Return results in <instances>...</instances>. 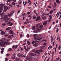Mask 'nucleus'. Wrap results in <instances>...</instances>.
Here are the masks:
<instances>
[{
	"label": "nucleus",
	"instance_id": "48",
	"mask_svg": "<svg viewBox=\"0 0 61 61\" xmlns=\"http://www.w3.org/2000/svg\"><path fill=\"white\" fill-rule=\"evenodd\" d=\"M54 4L55 6H56L57 5L56 3L55 2H54Z\"/></svg>",
	"mask_w": 61,
	"mask_h": 61
},
{
	"label": "nucleus",
	"instance_id": "4",
	"mask_svg": "<svg viewBox=\"0 0 61 61\" xmlns=\"http://www.w3.org/2000/svg\"><path fill=\"white\" fill-rule=\"evenodd\" d=\"M18 57H20L21 56L23 57L24 56V55L23 54H21L20 53H19L18 54Z\"/></svg>",
	"mask_w": 61,
	"mask_h": 61
},
{
	"label": "nucleus",
	"instance_id": "19",
	"mask_svg": "<svg viewBox=\"0 0 61 61\" xmlns=\"http://www.w3.org/2000/svg\"><path fill=\"white\" fill-rule=\"evenodd\" d=\"M10 34H14V32H13V31L11 30H10Z\"/></svg>",
	"mask_w": 61,
	"mask_h": 61
},
{
	"label": "nucleus",
	"instance_id": "50",
	"mask_svg": "<svg viewBox=\"0 0 61 61\" xmlns=\"http://www.w3.org/2000/svg\"><path fill=\"white\" fill-rule=\"evenodd\" d=\"M26 21H27V22H28V23H29V21H28V19H26Z\"/></svg>",
	"mask_w": 61,
	"mask_h": 61
},
{
	"label": "nucleus",
	"instance_id": "58",
	"mask_svg": "<svg viewBox=\"0 0 61 61\" xmlns=\"http://www.w3.org/2000/svg\"><path fill=\"white\" fill-rule=\"evenodd\" d=\"M60 59V58H59V57H58L57 59V60L58 61V60H59Z\"/></svg>",
	"mask_w": 61,
	"mask_h": 61
},
{
	"label": "nucleus",
	"instance_id": "18",
	"mask_svg": "<svg viewBox=\"0 0 61 61\" xmlns=\"http://www.w3.org/2000/svg\"><path fill=\"white\" fill-rule=\"evenodd\" d=\"M1 34H2V35H4V34H5V33L4 32L2 31L1 32Z\"/></svg>",
	"mask_w": 61,
	"mask_h": 61
},
{
	"label": "nucleus",
	"instance_id": "26",
	"mask_svg": "<svg viewBox=\"0 0 61 61\" xmlns=\"http://www.w3.org/2000/svg\"><path fill=\"white\" fill-rule=\"evenodd\" d=\"M11 0H8L7 1V3H8V2L9 3V2H11Z\"/></svg>",
	"mask_w": 61,
	"mask_h": 61
},
{
	"label": "nucleus",
	"instance_id": "16",
	"mask_svg": "<svg viewBox=\"0 0 61 61\" xmlns=\"http://www.w3.org/2000/svg\"><path fill=\"white\" fill-rule=\"evenodd\" d=\"M10 27H8L6 29V30H10Z\"/></svg>",
	"mask_w": 61,
	"mask_h": 61
},
{
	"label": "nucleus",
	"instance_id": "5",
	"mask_svg": "<svg viewBox=\"0 0 61 61\" xmlns=\"http://www.w3.org/2000/svg\"><path fill=\"white\" fill-rule=\"evenodd\" d=\"M40 16H38L36 18L35 20L36 21H39V19H40Z\"/></svg>",
	"mask_w": 61,
	"mask_h": 61
},
{
	"label": "nucleus",
	"instance_id": "33",
	"mask_svg": "<svg viewBox=\"0 0 61 61\" xmlns=\"http://www.w3.org/2000/svg\"><path fill=\"white\" fill-rule=\"evenodd\" d=\"M49 48H52V46H51L50 45L49 46V47L48 48V49H49Z\"/></svg>",
	"mask_w": 61,
	"mask_h": 61
},
{
	"label": "nucleus",
	"instance_id": "62",
	"mask_svg": "<svg viewBox=\"0 0 61 61\" xmlns=\"http://www.w3.org/2000/svg\"><path fill=\"white\" fill-rule=\"evenodd\" d=\"M37 30H39V31H41V29L39 28H38Z\"/></svg>",
	"mask_w": 61,
	"mask_h": 61
},
{
	"label": "nucleus",
	"instance_id": "63",
	"mask_svg": "<svg viewBox=\"0 0 61 61\" xmlns=\"http://www.w3.org/2000/svg\"><path fill=\"white\" fill-rule=\"evenodd\" d=\"M13 0L14 2H16V0Z\"/></svg>",
	"mask_w": 61,
	"mask_h": 61
},
{
	"label": "nucleus",
	"instance_id": "53",
	"mask_svg": "<svg viewBox=\"0 0 61 61\" xmlns=\"http://www.w3.org/2000/svg\"><path fill=\"white\" fill-rule=\"evenodd\" d=\"M27 27H30V25H28L27 26Z\"/></svg>",
	"mask_w": 61,
	"mask_h": 61
},
{
	"label": "nucleus",
	"instance_id": "42",
	"mask_svg": "<svg viewBox=\"0 0 61 61\" xmlns=\"http://www.w3.org/2000/svg\"><path fill=\"white\" fill-rule=\"evenodd\" d=\"M53 37H52V36H51V41H53Z\"/></svg>",
	"mask_w": 61,
	"mask_h": 61
},
{
	"label": "nucleus",
	"instance_id": "22",
	"mask_svg": "<svg viewBox=\"0 0 61 61\" xmlns=\"http://www.w3.org/2000/svg\"><path fill=\"white\" fill-rule=\"evenodd\" d=\"M28 22H27V21H25L24 22V23L25 25L26 24H28Z\"/></svg>",
	"mask_w": 61,
	"mask_h": 61
},
{
	"label": "nucleus",
	"instance_id": "7",
	"mask_svg": "<svg viewBox=\"0 0 61 61\" xmlns=\"http://www.w3.org/2000/svg\"><path fill=\"white\" fill-rule=\"evenodd\" d=\"M39 41H40V40L37 41H34L32 42V44H34V43H37V42H39Z\"/></svg>",
	"mask_w": 61,
	"mask_h": 61
},
{
	"label": "nucleus",
	"instance_id": "13",
	"mask_svg": "<svg viewBox=\"0 0 61 61\" xmlns=\"http://www.w3.org/2000/svg\"><path fill=\"white\" fill-rule=\"evenodd\" d=\"M4 9L7 10L8 9V7L6 6H4Z\"/></svg>",
	"mask_w": 61,
	"mask_h": 61
},
{
	"label": "nucleus",
	"instance_id": "54",
	"mask_svg": "<svg viewBox=\"0 0 61 61\" xmlns=\"http://www.w3.org/2000/svg\"><path fill=\"white\" fill-rule=\"evenodd\" d=\"M15 56L13 57L12 58V59H15Z\"/></svg>",
	"mask_w": 61,
	"mask_h": 61
},
{
	"label": "nucleus",
	"instance_id": "60",
	"mask_svg": "<svg viewBox=\"0 0 61 61\" xmlns=\"http://www.w3.org/2000/svg\"><path fill=\"white\" fill-rule=\"evenodd\" d=\"M49 17H50V18L51 19L52 18V16L51 15H50L49 16Z\"/></svg>",
	"mask_w": 61,
	"mask_h": 61
},
{
	"label": "nucleus",
	"instance_id": "40",
	"mask_svg": "<svg viewBox=\"0 0 61 61\" xmlns=\"http://www.w3.org/2000/svg\"><path fill=\"white\" fill-rule=\"evenodd\" d=\"M2 25L3 26H5L6 25V24L5 23H3L2 24Z\"/></svg>",
	"mask_w": 61,
	"mask_h": 61
},
{
	"label": "nucleus",
	"instance_id": "37",
	"mask_svg": "<svg viewBox=\"0 0 61 61\" xmlns=\"http://www.w3.org/2000/svg\"><path fill=\"white\" fill-rule=\"evenodd\" d=\"M36 52L38 54H40V53L38 52V51L37 50H36Z\"/></svg>",
	"mask_w": 61,
	"mask_h": 61
},
{
	"label": "nucleus",
	"instance_id": "64",
	"mask_svg": "<svg viewBox=\"0 0 61 61\" xmlns=\"http://www.w3.org/2000/svg\"><path fill=\"white\" fill-rule=\"evenodd\" d=\"M7 5H9V6L10 5V4H9V3H7Z\"/></svg>",
	"mask_w": 61,
	"mask_h": 61
},
{
	"label": "nucleus",
	"instance_id": "30",
	"mask_svg": "<svg viewBox=\"0 0 61 61\" xmlns=\"http://www.w3.org/2000/svg\"><path fill=\"white\" fill-rule=\"evenodd\" d=\"M22 3V1H19L18 2V3L19 4H21V3Z\"/></svg>",
	"mask_w": 61,
	"mask_h": 61
},
{
	"label": "nucleus",
	"instance_id": "38",
	"mask_svg": "<svg viewBox=\"0 0 61 61\" xmlns=\"http://www.w3.org/2000/svg\"><path fill=\"white\" fill-rule=\"evenodd\" d=\"M30 13H31V12L30 11V12H27V14H28V15H30Z\"/></svg>",
	"mask_w": 61,
	"mask_h": 61
},
{
	"label": "nucleus",
	"instance_id": "3",
	"mask_svg": "<svg viewBox=\"0 0 61 61\" xmlns=\"http://www.w3.org/2000/svg\"><path fill=\"white\" fill-rule=\"evenodd\" d=\"M40 24L41 23H39L38 24L36 25V27H39L41 29H42V28H43V26L42 24Z\"/></svg>",
	"mask_w": 61,
	"mask_h": 61
},
{
	"label": "nucleus",
	"instance_id": "14",
	"mask_svg": "<svg viewBox=\"0 0 61 61\" xmlns=\"http://www.w3.org/2000/svg\"><path fill=\"white\" fill-rule=\"evenodd\" d=\"M43 19H46V16L43 17H42Z\"/></svg>",
	"mask_w": 61,
	"mask_h": 61
},
{
	"label": "nucleus",
	"instance_id": "47",
	"mask_svg": "<svg viewBox=\"0 0 61 61\" xmlns=\"http://www.w3.org/2000/svg\"><path fill=\"white\" fill-rule=\"evenodd\" d=\"M32 51L33 52H36V51H35V50L34 49H33L32 50Z\"/></svg>",
	"mask_w": 61,
	"mask_h": 61
},
{
	"label": "nucleus",
	"instance_id": "17",
	"mask_svg": "<svg viewBox=\"0 0 61 61\" xmlns=\"http://www.w3.org/2000/svg\"><path fill=\"white\" fill-rule=\"evenodd\" d=\"M7 16H9L10 17V16H12V15L11 14H10L8 13V14Z\"/></svg>",
	"mask_w": 61,
	"mask_h": 61
},
{
	"label": "nucleus",
	"instance_id": "8",
	"mask_svg": "<svg viewBox=\"0 0 61 61\" xmlns=\"http://www.w3.org/2000/svg\"><path fill=\"white\" fill-rule=\"evenodd\" d=\"M13 50L11 48H10L8 49V51H13Z\"/></svg>",
	"mask_w": 61,
	"mask_h": 61
},
{
	"label": "nucleus",
	"instance_id": "56",
	"mask_svg": "<svg viewBox=\"0 0 61 61\" xmlns=\"http://www.w3.org/2000/svg\"><path fill=\"white\" fill-rule=\"evenodd\" d=\"M36 16H33V19H36Z\"/></svg>",
	"mask_w": 61,
	"mask_h": 61
},
{
	"label": "nucleus",
	"instance_id": "1",
	"mask_svg": "<svg viewBox=\"0 0 61 61\" xmlns=\"http://www.w3.org/2000/svg\"><path fill=\"white\" fill-rule=\"evenodd\" d=\"M1 42H0V45L2 46H5V45H9V42L8 41L4 42V41L3 39H1L0 40Z\"/></svg>",
	"mask_w": 61,
	"mask_h": 61
},
{
	"label": "nucleus",
	"instance_id": "51",
	"mask_svg": "<svg viewBox=\"0 0 61 61\" xmlns=\"http://www.w3.org/2000/svg\"><path fill=\"white\" fill-rule=\"evenodd\" d=\"M8 60V58H7L5 59V61H7Z\"/></svg>",
	"mask_w": 61,
	"mask_h": 61
},
{
	"label": "nucleus",
	"instance_id": "23",
	"mask_svg": "<svg viewBox=\"0 0 61 61\" xmlns=\"http://www.w3.org/2000/svg\"><path fill=\"white\" fill-rule=\"evenodd\" d=\"M52 13H53V11H52V10L51 11L49 12V14H52Z\"/></svg>",
	"mask_w": 61,
	"mask_h": 61
},
{
	"label": "nucleus",
	"instance_id": "21",
	"mask_svg": "<svg viewBox=\"0 0 61 61\" xmlns=\"http://www.w3.org/2000/svg\"><path fill=\"white\" fill-rule=\"evenodd\" d=\"M7 16V15H5L4 16V18H8V17Z\"/></svg>",
	"mask_w": 61,
	"mask_h": 61
},
{
	"label": "nucleus",
	"instance_id": "32",
	"mask_svg": "<svg viewBox=\"0 0 61 61\" xmlns=\"http://www.w3.org/2000/svg\"><path fill=\"white\" fill-rule=\"evenodd\" d=\"M37 44H38V43H35V44H34V45H33V46H36V45H37Z\"/></svg>",
	"mask_w": 61,
	"mask_h": 61
},
{
	"label": "nucleus",
	"instance_id": "43",
	"mask_svg": "<svg viewBox=\"0 0 61 61\" xmlns=\"http://www.w3.org/2000/svg\"><path fill=\"white\" fill-rule=\"evenodd\" d=\"M2 38V39H3V40H4V41H5V40H6V39H5V38Z\"/></svg>",
	"mask_w": 61,
	"mask_h": 61
},
{
	"label": "nucleus",
	"instance_id": "59",
	"mask_svg": "<svg viewBox=\"0 0 61 61\" xmlns=\"http://www.w3.org/2000/svg\"><path fill=\"white\" fill-rule=\"evenodd\" d=\"M48 21L49 22L51 21V20L49 19Z\"/></svg>",
	"mask_w": 61,
	"mask_h": 61
},
{
	"label": "nucleus",
	"instance_id": "52",
	"mask_svg": "<svg viewBox=\"0 0 61 61\" xmlns=\"http://www.w3.org/2000/svg\"><path fill=\"white\" fill-rule=\"evenodd\" d=\"M29 36H30V35L29 34H27V37H29Z\"/></svg>",
	"mask_w": 61,
	"mask_h": 61
},
{
	"label": "nucleus",
	"instance_id": "11",
	"mask_svg": "<svg viewBox=\"0 0 61 61\" xmlns=\"http://www.w3.org/2000/svg\"><path fill=\"white\" fill-rule=\"evenodd\" d=\"M43 15H47L48 16V15H49V13L44 14Z\"/></svg>",
	"mask_w": 61,
	"mask_h": 61
},
{
	"label": "nucleus",
	"instance_id": "20",
	"mask_svg": "<svg viewBox=\"0 0 61 61\" xmlns=\"http://www.w3.org/2000/svg\"><path fill=\"white\" fill-rule=\"evenodd\" d=\"M27 44L28 45H30L31 43H30V42H29V41H28L27 42Z\"/></svg>",
	"mask_w": 61,
	"mask_h": 61
},
{
	"label": "nucleus",
	"instance_id": "49",
	"mask_svg": "<svg viewBox=\"0 0 61 61\" xmlns=\"http://www.w3.org/2000/svg\"><path fill=\"white\" fill-rule=\"evenodd\" d=\"M55 53H56V48H55Z\"/></svg>",
	"mask_w": 61,
	"mask_h": 61
},
{
	"label": "nucleus",
	"instance_id": "39",
	"mask_svg": "<svg viewBox=\"0 0 61 61\" xmlns=\"http://www.w3.org/2000/svg\"><path fill=\"white\" fill-rule=\"evenodd\" d=\"M7 11V10L5 9H4V10L3 11V12H6Z\"/></svg>",
	"mask_w": 61,
	"mask_h": 61
},
{
	"label": "nucleus",
	"instance_id": "46",
	"mask_svg": "<svg viewBox=\"0 0 61 61\" xmlns=\"http://www.w3.org/2000/svg\"><path fill=\"white\" fill-rule=\"evenodd\" d=\"M12 38V37L10 36H9L8 37V38Z\"/></svg>",
	"mask_w": 61,
	"mask_h": 61
},
{
	"label": "nucleus",
	"instance_id": "35",
	"mask_svg": "<svg viewBox=\"0 0 61 61\" xmlns=\"http://www.w3.org/2000/svg\"><path fill=\"white\" fill-rule=\"evenodd\" d=\"M26 59L27 60H29V59H30V58L28 57H27L26 58Z\"/></svg>",
	"mask_w": 61,
	"mask_h": 61
},
{
	"label": "nucleus",
	"instance_id": "57",
	"mask_svg": "<svg viewBox=\"0 0 61 61\" xmlns=\"http://www.w3.org/2000/svg\"><path fill=\"white\" fill-rule=\"evenodd\" d=\"M44 47H45V46H42V47H41V48H42H42H43Z\"/></svg>",
	"mask_w": 61,
	"mask_h": 61
},
{
	"label": "nucleus",
	"instance_id": "15",
	"mask_svg": "<svg viewBox=\"0 0 61 61\" xmlns=\"http://www.w3.org/2000/svg\"><path fill=\"white\" fill-rule=\"evenodd\" d=\"M11 23V20H10L7 23H6L7 25H9V24H10Z\"/></svg>",
	"mask_w": 61,
	"mask_h": 61
},
{
	"label": "nucleus",
	"instance_id": "36",
	"mask_svg": "<svg viewBox=\"0 0 61 61\" xmlns=\"http://www.w3.org/2000/svg\"><path fill=\"white\" fill-rule=\"evenodd\" d=\"M58 49L59 50H60V48H61V46H60V45L59 46V47H58Z\"/></svg>",
	"mask_w": 61,
	"mask_h": 61
},
{
	"label": "nucleus",
	"instance_id": "9",
	"mask_svg": "<svg viewBox=\"0 0 61 61\" xmlns=\"http://www.w3.org/2000/svg\"><path fill=\"white\" fill-rule=\"evenodd\" d=\"M38 52H40V53H41V52H43V51L42 50L40 49L38 50Z\"/></svg>",
	"mask_w": 61,
	"mask_h": 61
},
{
	"label": "nucleus",
	"instance_id": "31",
	"mask_svg": "<svg viewBox=\"0 0 61 61\" xmlns=\"http://www.w3.org/2000/svg\"><path fill=\"white\" fill-rule=\"evenodd\" d=\"M30 17L29 18V19H31L32 17H31V15H29L28 16V17Z\"/></svg>",
	"mask_w": 61,
	"mask_h": 61
},
{
	"label": "nucleus",
	"instance_id": "34",
	"mask_svg": "<svg viewBox=\"0 0 61 61\" xmlns=\"http://www.w3.org/2000/svg\"><path fill=\"white\" fill-rule=\"evenodd\" d=\"M33 30H34L35 29V26H34L33 27H32Z\"/></svg>",
	"mask_w": 61,
	"mask_h": 61
},
{
	"label": "nucleus",
	"instance_id": "28",
	"mask_svg": "<svg viewBox=\"0 0 61 61\" xmlns=\"http://www.w3.org/2000/svg\"><path fill=\"white\" fill-rule=\"evenodd\" d=\"M44 41H46V40L45 39H44L42 40L41 41V42H44Z\"/></svg>",
	"mask_w": 61,
	"mask_h": 61
},
{
	"label": "nucleus",
	"instance_id": "10",
	"mask_svg": "<svg viewBox=\"0 0 61 61\" xmlns=\"http://www.w3.org/2000/svg\"><path fill=\"white\" fill-rule=\"evenodd\" d=\"M3 10V8L2 7H0V13L2 12Z\"/></svg>",
	"mask_w": 61,
	"mask_h": 61
},
{
	"label": "nucleus",
	"instance_id": "24",
	"mask_svg": "<svg viewBox=\"0 0 61 61\" xmlns=\"http://www.w3.org/2000/svg\"><path fill=\"white\" fill-rule=\"evenodd\" d=\"M31 56H34L35 55V54L33 53H32L31 54Z\"/></svg>",
	"mask_w": 61,
	"mask_h": 61
},
{
	"label": "nucleus",
	"instance_id": "45",
	"mask_svg": "<svg viewBox=\"0 0 61 61\" xmlns=\"http://www.w3.org/2000/svg\"><path fill=\"white\" fill-rule=\"evenodd\" d=\"M13 25V23H11L9 25V26H12Z\"/></svg>",
	"mask_w": 61,
	"mask_h": 61
},
{
	"label": "nucleus",
	"instance_id": "61",
	"mask_svg": "<svg viewBox=\"0 0 61 61\" xmlns=\"http://www.w3.org/2000/svg\"><path fill=\"white\" fill-rule=\"evenodd\" d=\"M10 54H7L6 55V56H9Z\"/></svg>",
	"mask_w": 61,
	"mask_h": 61
},
{
	"label": "nucleus",
	"instance_id": "27",
	"mask_svg": "<svg viewBox=\"0 0 61 61\" xmlns=\"http://www.w3.org/2000/svg\"><path fill=\"white\" fill-rule=\"evenodd\" d=\"M12 4L13 5H14V6H15V2H12Z\"/></svg>",
	"mask_w": 61,
	"mask_h": 61
},
{
	"label": "nucleus",
	"instance_id": "25",
	"mask_svg": "<svg viewBox=\"0 0 61 61\" xmlns=\"http://www.w3.org/2000/svg\"><path fill=\"white\" fill-rule=\"evenodd\" d=\"M37 32H40L38 30H34V32H35V33H37Z\"/></svg>",
	"mask_w": 61,
	"mask_h": 61
},
{
	"label": "nucleus",
	"instance_id": "44",
	"mask_svg": "<svg viewBox=\"0 0 61 61\" xmlns=\"http://www.w3.org/2000/svg\"><path fill=\"white\" fill-rule=\"evenodd\" d=\"M15 45H14L12 47V48H13V49H14V48H15Z\"/></svg>",
	"mask_w": 61,
	"mask_h": 61
},
{
	"label": "nucleus",
	"instance_id": "12",
	"mask_svg": "<svg viewBox=\"0 0 61 61\" xmlns=\"http://www.w3.org/2000/svg\"><path fill=\"white\" fill-rule=\"evenodd\" d=\"M16 60L17 61H21V59H20V58H16Z\"/></svg>",
	"mask_w": 61,
	"mask_h": 61
},
{
	"label": "nucleus",
	"instance_id": "41",
	"mask_svg": "<svg viewBox=\"0 0 61 61\" xmlns=\"http://www.w3.org/2000/svg\"><path fill=\"white\" fill-rule=\"evenodd\" d=\"M3 14H4V13H2L0 15L1 16V17H2L3 15Z\"/></svg>",
	"mask_w": 61,
	"mask_h": 61
},
{
	"label": "nucleus",
	"instance_id": "55",
	"mask_svg": "<svg viewBox=\"0 0 61 61\" xmlns=\"http://www.w3.org/2000/svg\"><path fill=\"white\" fill-rule=\"evenodd\" d=\"M59 29H58V28H57V32H58V30Z\"/></svg>",
	"mask_w": 61,
	"mask_h": 61
},
{
	"label": "nucleus",
	"instance_id": "2",
	"mask_svg": "<svg viewBox=\"0 0 61 61\" xmlns=\"http://www.w3.org/2000/svg\"><path fill=\"white\" fill-rule=\"evenodd\" d=\"M37 36V35H38L37 34H34L33 35V36H35L34 37V39L35 40H36V39H37L36 40H40L42 38H43V37H42L41 38H40L39 37H36V36Z\"/></svg>",
	"mask_w": 61,
	"mask_h": 61
},
{
	"label": "nucleus",
	"instance_id": "6",
	"mask_svg": "<svg viewBox=\"0 0 61 61\" xmlns=\"http://www.w3.org/2000/svg\"><path fill=\"white\" fill-rule=\"evenodd\" d=\"M47 24V22L46 21L44 22L43 23V25L45 26H46Z\"/></svg>",
	"mask_w": 61,
	"mask_h": 61
},
{
	"label": "nucleus",
	"instance_id": "29",
	"mask_svg": "<svg viewBox=\"0 0 61 61\" xmlns=\"http://www.w3.org/2000/svg\"><path fill=\"white\" fill-rule=\"evenodd\" d=\"M56 1L57 3H58V4H59V3H60V1H59V0H56Z\"/></svg>",
	"mask_w": 61,
	"mask_h": 61
}]
</instances>
